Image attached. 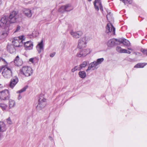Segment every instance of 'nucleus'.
I'll use <instances>...</instances> for the list:
<instances>
[{
	"label": "nucleus",
	"instance_id": "6",
	"mask_svg": "<svg viewBox=\"0 0 147 147\" xmlns=\"http://www.w3.org/2000/svg\"><path fill=\"white\" fill-rule=\"evenodd\" d=\"M89 40V38L86 37L80 39L78 40V47L80 49H81L86 47L87 42Z\"/></svg>",
	"mask_w": 147,
	"mask_h": 147
},
{
	"label": "nucleus",
	"instance_id": "16",
	"mask_svg": "<svg viewBox=\"0 0 147 147\" xmlns=\"http://www.w3.org/2000/svg\"><path fill=\"white\" fill-rule=\"evenodd\" d=\"M24 45L26 50H30L33 49V42L31 41H29L24 42Z\"/></svg>",
	"mask_w": 147,
	"mask_h": 147
},
{
	"label": "nucleus",
	"instance_id": "8",
	"mask_svg": "<svg viewBox=\"0 0 147 147\" xmlns=\"http://www.w3.org/2000/svg\"><path fill=\"white\" fill-rule=\"evenodd\" d=\"M9 30V28H0V39L3 40L7 36Z\"/></svg>",
	"mask_w": 147,
	"mask_h": 147
},
{
	"label": "nucleus",
	"instance_id": "37",
	"mask_svg": "<svg viewBox=\"0 0 147 147\" xmlns=\"http://www.w3.org/2000/svg\"><path fill=\"white\" fill-rule=\"evenodd\" d=\"M21 27L19 25H18L17 26V27L14 31V32H18L20 29Z\"/></svg>",
	"mask_w": 147,
	"mask_h": 147
},
{
	"label": "nucleus",
	"instance_id": "44",
	"mask_svg": "<svg viewBox=\"0 0 147 147\" xmlns=\"http://www.w3.org/2000/svg\"><path fill=\"white\" fill-rule=\"evenodd\" d=\"M126 49H122V50L121 51V53H125V52Z\"/></svg>",
	"mask_w": 147,
	"mask_h": 147
},
{
	"label": "nucleus",
	"instance_id": "19",
	"mask_svg": "<svg viewBox=\"0 0 147 147\" xmlns=\"http://www.w3.org/2000/svg\"><path fill=\"white\" fill-rule=\"evenodd\" d=\"M15 65L17 66L21 65L22 64V61L21 59H20L18 56H17L14 60Z\"/></svg>",
	"mask_w": 147,
	"mask_h": 147
},
{
	"label": "nucleus",
	"instance_id": "11",
	"mask_svg": "<svg viewBox=\"0 0 147 147\" xmlns=\"http://www.w3.org/2000/svg\"><path fill=\"white\" fill-rule=\"evenodd\" d=\"M98 67V65L96 63V62L94 61L91 62L89 65L88 69L86 70V71L88 72L91 70H94L97 69Z\"/></svg>",
	"mask_w": 147,
	"mask_h": 147
},
{
	"label": "nucleus",
	"instance_id": "43",
	"mask_svg": "<svg viewBox=\"0 0 147 147\" xmlns=\"http://www.w3.org/2000/svg\"><path fill=\"white\" fill-rule=\"evenodd\" d=\"M134 53L136 55H138L139 56H141V53H139V52H137V53Z\"/></svg>",
	"mask_w": 147,
	"mask_h": 147
},
{
	"label": "nucleus",
	"instance_id": "45",
	"mask_svg": "<svg viewBox=\"0 0 147 147\" xmlns=\"http://www.w3.org/2000/svg\"><path fill=\"white\" fill-rule=\"evenodd\" d=\"M21 98H22V96H20V95H19V96L18 97V99L20 100Z\"/></svg>",
	"mask_w": 147,
	"mask_h": 147
},
{
	"label": "nucleus",
	"instance_id": "13",
	"mask_svg": "<svg viewBox=\"0 0 147 147\" xmlns=\"http://www.w3.org/2000/svg\"><path fill=\"white\" fill-rule=\"evenodd\" d=\"M70 33L74 38H79L83 34L82 32L81 31L74 32L72 30L70 32Z\"/></svg>",
	"mask_w": 147,
	"mask_h": 147
},
{
	"label": "nucleus",
	"instance_id": "29",
	"mask_svg": "<svg viewBox=\"0 0 147 147\" xmlns=\"http://www.w3.org/2000/svg\"><path fill=\"white\" fill-rule=\"evenodd\" d=\"M81 69L80 66L77 65L75 66L74 68L72 69L71 71L72 72H74L76 70H80Z\"/></svg>",
	"mask_w": 147,
	"mask_h": 147
},
{
	"label": "nucleus",
	"instance_id": "40",
	"mask_svg": "<svg viewBox=\"0 0 147 147\" xmlns=\"http://www.w3.org/2000/svg\"><path fill=\"white\" fill-rule=\"evenodd\" d=\"M7 122L9 124H11L12 123V121L9 118H8L7 119Z\"/></svg>",
	"mask_w": 147,
	"mask_h": 147
},
{
	"label": "nucleus",
	"instance_id": "34",
	"mask_svg": "<svg viewBox=\"0 0 147 147\" xmlns=\"http://www.w3.org/2000/svg\"><path fill=\"white\" fill-rule=\"evenodd\" d=\"M77 56L78 57H84L82 52L81 50L77 54Z\"/></svg>",
	"mask_w": 147,
	"mask_h": 147
},
{
	"label": "nucleus",
	"instance_id": "33",
	"mask_svg": "<svg viewBox=\"0 0 147 147\" xmlns=\"http://www.w3.org/2000/svg\"><path fill=\"white\" fill-rule=\"evenodd\" d=\"M106 17L108 20H110L112 18L111 13L110 12H108V14L107 15Z\"/></svg>",
	"mask_w": 147,
	"mask_h": 147
},
{
	"label": "nucleus",
	"instance_id": "26",
	"mask_svg": "<svg viewBox=\"0 0 147 147\" xmlns=\"http://www.w3.org/2000/svg\"><path fill=\"white\" fill-rule=\"evenodd\" d=\"M147 64V63H138L134 67L138 68H143Z\"/></svg>",
	"mask_w": 147,
	"mask_h": 147
},
{
	"label": "nucleus",
	"instance_id": "7",
	"mask_svg": "<svg viewBox=\"0 0 147 147\" xmlns=\"http://www.w3.org/2000/svg\"><path fill=\"white\" fill-rule=\"evenodd\" d=\"M9 97V93L8 90L5 89L0 91V99L1 100H7Z\"/></svg>",
	"mask_w": 147,
	"mask_h": 147
},
{
	"label": "nucleus",
	"instance_id": "28",
	"mask_svg": "<svg viewBox=\"0 0 147 147\" xmlns=\"http://www.w3.org/2000/svg\"><path fill=\"white\" fill-rule=\"evenodd\" d=\"M89 63V61H83L82 63H81L80 65L81 69L84 67H85Z\"/></svg>",
	"mask_w": 147,
	"mask_h": 147
},
{
	"label": "nucleus",
	"instance_id": "41",
	"mask_svg": "<svg viewBox=\"0 0 147 147\" xmlns=\"http://www.w3.org/2000/svg\"><path fill=\"white\" fill-rule=\"evenodd\" d=\"M3 132L0 131V140H1L3 138V136L2 135Z\"/></svg>",
	"mask_w": 147,
	"mask_h": 147
},
{
	"label": "nucleus",
	"instance_id": "22",
	"mask_svg": "<svg viewBox=\"0 0 147 147\" xmlns=\"http://www.w3.org/2000/svg\"><path fill=\"white\" fill-rule=\"evenodd\" d=\"M15 105L16 102L14 100L11 99L9 100L8 107L9 109L14 107Z\"/></svg>",
	"mask_w": 147,
	"mask_h": 147
},
{
	"label": "nucleus",
	"instance_id": "36",
	"mask_svg": "<svg viewBox=\"0 0 147 147\" xmlns=\"http://www.w3.org/2000/svg\"><path fill=\"white\" fill-rule=\"evenodd\" d=\"M141 52H142L144 54L146 55H147V50L144 49H141Z\"/></svg>",
	"mask_w": 147,
	"mask_h": 147
},
{
	"label": "nucleus",
	"instance_id": "48",
	"mask_svg": "<svg viewBox=\"0 0 147 147\" xmlns=\"http://www.w3.org/2000/svg\"><path fill=\"white\" fill-rule=\"evenodd\" d=\"M127 51H128V50H127L126 49V51H125L126 52H125V53H127Z\"/></svg>",
	"mask_w": 147,
	"mask_h": 147
},
{
	"label": "nucleus",
	"instance_id": "2",
	"mask_svg": "<svg viewBox=\"0 0 147 147\" xmlns=\"http://www.w3.org/2000/svg\"><path fill=\"white\" fill-rule=\"evenodd\" d=\"M8 64L3 59L0 57V72L3 69L2 74L6 78H10L11 76L12 72L10 68L8 67Z\"/></svg>",
	"mask_w": 147,
	"mask_h": 147
},
{
	"label": "nucleus",
	"instance_id": "9",
	"mask_svg": "<svg viewBox=\"0 0 147 147\" xmlns=\"http://www.w3.org/2000/svg\"><path fill=\"white\" fill-rule=\"evenodd\" d=\"M72 9L73 7L70 4H68L61 6L59 8V11L61 13H63L65 11H69Z\"/></svg>",
	"mask_w": 147,
	"mask_h": 147
},
{
	"label": "nucleus",
	"instance_id": "14",
	"mask_svg": "<svg viewBox=\"0 0 147 147\" xmlns=\"http://www.w3.org/2000/svg\"><path fill=\"white\" fill-rule=\"evenodd\" d=\"M18 82V77L16 76L14 77L11 80L9 84L10 87L13 88Z\"/></svg>",
	"mask_w": 147,
	"mask_h": 147
},
{
	"label": "nucleus",
	"instance_id": "39",
	"mask_svg": "<svg viewBox=\"0 0 147 147\" xmlns=\"http://www.w3.org/2000/svg\"><path fill=\"white\" fill-rule=\"evenodd\" d=\"M35 59L34 58H31L30 59L29 61L31 62L32 63H35Z\"/></svg>",
	"mask_w": 147,
	"mask_h": 147
},
{
	"label": "nucleus",
	"instance_id": "27",
	"mask_svg": "<svg viewBox=\"0 0 147 147\" xmlns=\"http://www.w3.org/2000/svg\"><path fill=\"white\" fill-rule=\"evenodd\" d=\"M80 77L82 78H84L86 77V73L84 71H80L78 73Z\"/></svg>",
	"mask_w": 147,
	"mask_h": 147
},
{
	"label": "nucleus",
	"instance_id": "32",
	"mask_svg": "<svg viewBox=\"0 0 147 147\" xmlns=\"http://www.w3.org/2000/svg\"><path fill=\"white\" fill-rule=\"evenodd\" d=\"M122 1L125 4H131L132 3V0H120Z\"/></svg>",
	"mask_w": 147,
	"mask_h": 147
},
{
	"label": "nucleus",
	"instance_id": "1",
	"mask_svg": "<svg viewBox=\"0 0 147 147\" xmlns=\"http://www.w3.org/2000/svg\"><path fill=\"white\" fill-rule=\"evenodd\" d=\"M19 18V16L15 11L11 12L9 17L4 16L1 18L0 21V28H9L10 23H13L16 22Z\"/></svg>",
	"mask_w": 147,
	"mask_h": 147
},
{
	"label": "nucleus",
	"instance_id": "10",
	"mask_svg": "<svg viewBox=\"0 0 147 147\" xmlns=\"http://www.w3.org/2000/svg\"><path fill=\"white\" fill-rule=\"evenodd\" d=\"M94 8L96 11H98L99 8L98 6L100 7V11H103V8L101 4V0H95L94 2Z\"/></svg>",
	"mask_w": 147,
	"mask_h": 147
},
{
	"label": "nucleus",
	"instance_id": "18",
	"mask_svg": "<svg viewBox=\"0 0 147 147\" xmlns=\"http://www.w3.org/2000/svg\"><path fill=\"white\" fill-rule=\"evenodd\" d=\"M8 51L10 53H15L16 50L13 45L8 44L7 47Z\"/></svg>",
	"mask_w": 147,
	"mask_h": 147
},
{
	"label": "nucleus",
	"instance_id": "12",
	"mask_svg": "<svg viewBox=\"0 0 147 147\" xmlns=\"http://www.w3.org/2000/svg\"><path fill=\"white\" fill-rule=\"evenodd\" d=\"M106 32L107 33L112 32V34L115 35V28L110 23L107 24L106 28Z\"/></svg>",
	"mask_w": 147,
	"mask_h": 147
},
{
	"label": "nucleus",
	"instance_id": "23",
	"mask_svg": "<svg viewBox=\"0 0 147 147\" xmlns=\"http://www.w3.org/2000/svg\"><path fill=\"white\" fill-rule=\"evenodd\" d=\"M82 52L83 57L86 56L87 55L90 53L91 52V50L89 49H82L81 50Z\"/></svg>",
	"mask_w": 147,
	"mask_h": 147
},
{
	"label": "nucleus",
	"instance_id": "5",
	"mask_svg": "<svg viewBox=\"0 0 147 147\" xmlns=\"http://www.w3.org/2000/svg\"><path fill=\"white\" fill-rule=\"evenodd\" d=\"M20 71L22 74L27 77L30 76L32 74V68L30 67L27 66L23 67L20 69Z\"/></svg>",
	"mask_w": 147,
	"mask_h": 147
},
{
	"label": "nucleus",
	"instance_id": "24",
	"mask_svg": "<svg viewBox=\"0 0 147 147\" xmlns=\"http://www.w3.org/2000/svg\"><path fill=\"white\" fill-rule=\"evenodd\" d=\"M0 107L3 111H7L9 108L7 105L5 104H2L0 101Z\"/></svg>",
	"mask_w": 147,
	"mask_h": 147
},
{
	"label": "nucleus",
	"instance_id": "35",
	"mask_svg": "<svg viewBox=\"0 0 147 147\" xmlns=\"http://www.w3.org/2000/svg\"><path fill=\"white\" fill-rule=\"evenodd\" d=\"M122 49L121 47L119 46H117L116 48V50L118 52L121 53V51Z\"/></svg>",
	"mask_w": 147,
	"mask_h": 147
},
{
	"label": "nucleus",
	"instance_id": "42",
	"mask_svg": "<svg viewBox=\"0 0 147 147\" xmlns=\"http://www.w3.org/2000/svg\"><path fill=\"white\" fill-rule=\"evenodd\" d=\"M55 53L53 52L50 54V56L51 57H53L55 55Z\"/></svg>",
	"mask_w": 147,
	"mask_h": 147
},
{
	"label": "nucleus",
	"instance_id": "25",
	"mask_svg": "<svg viewBox=\"0 0 147 147\" xmlns=\"http://www.w3.org/2000/svg\"><path fill=\"white\" fill-rule=\"evenodd\" d=\"M120 42L125 46L127 47L129 46L130 45V43L129 41L125 39H123Z\"/></svg>",
	"mask_w": 147,
	"mask_h": 147
},
{
	"label": "nucleus",
	"instance_id": "21",
	"mask_svg": "<svg viewBox=\"0 0 147 147\" xmlns=\"http://www.w3.org/2000/svg\"><path fill=\"white\" fill-rule=\"evenodd\" d=\"M7 129L6 125L2 121H0V131L3 132Z\"/></svg>",
	"mask_w": 147,
	"mask_h": 147
},
{
	"label": "nucleus",
	"instance_id": "47",
	"mask_svg": "<svg viewBox=\"0 0 147 147\" xmlns=\"http://www.w3.org/2000/svg\"><path fill=\"white\" fill-rule=\"evenodd\" d=\"M128 49H129V50H131V51L133 50L131 48H128Z\"/></svg>",
	"mask_w": 147,
	"mask_h": 147
},
{
	"label": "nucleus",
	"instance_id": "46",
	"mask_svg": "<svg viewBox=\"0 0 147 147\" xmlns=\"http://www.w3.org/2000/svg\"><path fill=\"white\" fill-rule=\"evenodd\" d=\"M131 53V52L130 51H127V53L128 54H130Z\"/></svg>",
	"mask_w": 147,
	"mask_h": 147
},
{
	"label": "nucleus",
	"instance_id": "31",
	"mask_svg": "<svg viewBox=\"0 0 147 147\" xmlns=\"http://www.w3.org/2000/svg\"><path fill=\"white\" fill-rule=\"evenodd\" d=\"M28 86H26L24 87L22 89L19 90V91L17 92V93H21L24 91H25L28 88Z\"/></svg>",
	"mask_w": 147,
	"mask_h": 147
},
{
	"label": "nucleus",
	"instance_id": "30",
	"mask_svg": "<svg viewBox=\"0 0 147 147\" xmlns=\"http://www.w3.org/2000/svg\"><path fill=\"white\" fill-rule=\"evenodd\" d=\"M104 59L103 58L98 59L96 60V61H95L96 63H97V65L100 64L103 61Z\"/></svg>",
	"mask_w": 147,
	"mask_h": 147
},
{
	"label": "nucleus",
	"instance_id": "38",
	"mask_svg": "<svg viewBox=\"0 0 147 147\" xmlns=\"http://www.w3.org/2000/svg\"><path fill=\"white\" fill-rule=\"evenodd\" d=\"M66 43L65 42H63L61 44V48L62 49H63L65 47Z\"/></svg>",
	"mask_w": 147,
	"mask_h": 147
},
{
	"label": "nucleus",
	"instance_id": "4",
	"mask_svg": "<svg viewBox=\"0 0 147 147\" xmlns=\"http://www.w3.org/2000/svg\"><path fill=\"white\" fill-rule=\"evenodd\" d=\"M46 104V100L44 98L43 95H40L38 100V104L36 107L37 110H41L45 106Z\"/></svg>",
	"mask_w": 147,
	"mask_h": 147
},
{
	"label": "nucleus",
	"instance_id": "20",
	"mask_svg": "<svg viewBox=\"0 0 147 147\" xmlns=\"http://www.w3.org/2000/svg\"><path fill=\"white\" fill-rule=\"evenodd\" d=\"M117 41V40L116 39H111L108 41L107 45L109 47H113L115 45V42Z\"/></svg>",
	"mask_w": 147,
	"mask_h": 147
},
{
	"label": "nucleus",
	"instance_id": "3",
	"mask_svg": "<svg viewBox=\"0 0 147 147\" xmlns=\"http://www.w3.org/2000/svg\"><path fill=\"white\" fill-rule=\"evenodd\" d=\"M26 37L23 35L19 36L18 38H14L12 41L13 45L14 47H20L22 46L23 41H25Z\"/></svg>",
	"mask_w": 147,
	"mask_h": 147
},
{
	"label": "nucleus",
	"instance_id": "15",
	"mask_svg": "<svg viewBox=\"0 0 147 147\" xmlns=\"http://www.w3.org/2000/svg\"><path fill=\"white\" fill-rule=\"evenodd\" d=\"M43 40H41L40 42L38 43L36 46V48L38 53H40L44 50V45L43 43Z\"/></svg>",
	"mask_w": 147,
	"mask_h": 147
},
{
	"label": "nucleus",
	"instance_id": "49",
	"mask_svg": "<svg viewBox=\"0 0 147 147\" xmlns=\"http://www.w3.org/2000/svg\"><path fill=\"white\" fill-rule=\"evenodd\" d=\"M88 1L90 2V1H92V0H88Z\"/></svg>",
	"mask_w": 147,
	"mask_h": 147
},
{
	"label": "nucleus",
	"instance_id": "17",
	"mask_svg": "<svg viewBox=\"0 0 147 147\" xmlns=\"http://www.w3.org/2000/svg\"><path fill=\"white\" fill-rule=\"evenodd\" d=\"M23 12L24 15L28 18L31 17L32 14L31 10L28 8L24 9Z\"/></svg>",
	"mask_w": 147,
	"mask_h": 147
}]
</instances>
